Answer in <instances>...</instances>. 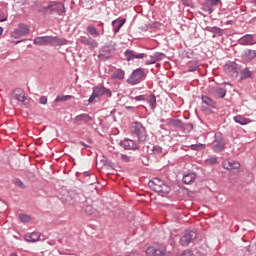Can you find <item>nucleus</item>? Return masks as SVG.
I'll return each mask as SVG.
<instances>
[{"label":"nucleus","mask_w":256,"mask_h":256,"mask_svg":"<svg viewBox=\"0 0 256 256\" xmlns=\"http://www.w3.org/2000/svg\"><path fill=\"white\" fill-rule=\"evenodd\" d=\"M149 187H151V189L153 191H155L156 193L167 194V193H169V191H171L169 186L167 184H165V182H163V180H161L159 178H154L153 180H151L149 182Z\"/></svg>","instance_id":"7ed1b4c3"},{"label":"nucleus","mask_w":256,"mask_h":256,"mask_svg":"<svg viewBox=\"0 0 256 256\" xmlns=\"http://www.w3.org/2000/svg\"><path fill=\"white\" fill-rule=\"evenodd\" d=\"M154 58L156 59V61H161L162 59L165 58V54L156 53V54L154 55Z\"/></svg>","instance_id":"58836bf2"},{"label":"nucleus","mask_w":256,"mask_h":256,"mask_svg":"<svg viewBox=\"0 0 256 256\" xmlns=\"http://www.w3.org/2000/svg\"><path fill=\"white\" fill-rule=\"evenodd\" d=\"M121 159H122V161H124V163H129V161H130L129 156H127L125 154L121 155Z\"/></svg>","instance_id":"a19ab883"},{"label":"nucleus","mask_w":256,"mask_h":256,"mask_svg":"<svg viewBox=\"0 0 256 256\" xmlns=\"http://www.w3.org/2000/svg\"><path fill=\"white\" fill-rule=\"evenodd\" d=\"M208 162L211 163V165H215L217 163V158L216 157H211L208 159Z\"/></svg>","instance_id":"37998d69"},{"label":"nucleus","mask_w":256,"mask_h":256,"mask_svg":"<svg viewBox=\"0 0 256 256\" xmlns=\"http://www.w3.org/2000/svg\"><path fill=\"white\" fill-rule=\"evenodd\" d=\"M214 95L218 99H223V97H225V95H227V91H225V89H223V88H216Z\"/></svg>","instance_id":"393cba45"},{"label":"nucleus","mask_w":256,"mask_h":256,"mask_svg":"<svg viewBox=\"0 0 256 256\" xmlns=\"http://www.w3.org/2000/svg\"><path fill=\"white\" fill-rule=\"evenodd\" d=\"M14 185H16V187H20V189H25V184L20 179H15Z\"/></svg>","instance_id":"f704fd0d"},{"label":"nucleus","mask_w":256,"mask_h":256,"mask_svg":"<svg viewBox=\"0 0 256 256\" xmlns=\"http://www.w3.org/2000/svg\"><path fill=\"white\" fill-rule=\"evenodd\" d=\"M46 9H50V11H57V13H65V5L61 2H53L48 5Z\"/></svg>","instance_id":"f8f14e48"},{"label":"nucleus","mask_w":256,"mask_h":256,"mask_svg":"<svg viewBox=\"0 0 256 256\" xmlns=\"http://www.w3.org/2000/svg\"><path fill=\"white\" fill-rule=\"evenodd\" d=\"M225 150V142H219L213 145L214 153H221V151Z\"/></svg>","instance_id":"5701e85b"},{"label":"nucleus","mask_w":256,"mask_h":256,"mask_svg":"<svg viewBox=\"0 0 256 256\" xmlns=\"http://www.w3.org/2000/svg\"><path fill=\"white\" fill-rule=\"evenodd\" d=\"M149 104H150L151 109H155V107H157V98L155 96H150Z\"/></svg>","instance_id":"c756f323"},{"label":"nucleus","mask_w":256,"mask_h":256,"mask_svg":"<svg viewBox=\"0 0 256 256\" xmlns=\"http://www.w3.org/2000/svg\"><path fill=\"white\" fill-rule=\"evenodd\" d=\"M154 155H159L162 153L163 151V148H161V146H154L153 149H152Z\"/></svg>","instance_id":"c9c22d12"},{"label":"nucleus","mask_w":256,"mask_h":256,"mask_svg":"<svg viewBox=\"0 0 256 256\" xmlns=\"http://www.w3.org/2000/svg\"><path fill=\"white\" fill-rule=\"evenodd\" d=\"M195 179H197V174L194 172H190L188 174H185L182 178V182L185 185H191V183H195Z\"/></svg>","instance_id":"dca6fc26"},{"label":"nucleus","mask_w":256,"mask_h":256,"mask_svg":"<svg viewBox=\"0 0 256 256\" xmlns=\"http://www.w3.org/2000/svg\"><path fill=\"white\" fill-rule=\"evenodd\" d=\"M146 255H148V256H155V247H148L146 249Z\"/></svg>","instance_id":"4c0bfd02"},{"label":"nucleus","mask_w":256,"mask_h":256,"mask_svg":"<svg viewBox=\"0 0 256 256\" xmlns=\"http://www.w3.org/2000/svg\"><path fill=\"white\" fill-rule=\"evenodd\" d=\"M154 256H169L165 251L155 248Z\"/></svg>","instance_id":"72a5a7b5"},{"label":"nucleus","mask_w":256,"mask_h":256,"mask_svg":"<svg viewBox=\"0 0 256 256\" xmlns=\"http://www.w3.org/2000/svg\"><path fill=\"white\" fill-rule=\"evenodd\" d=\"M30 28L26 24H19L18 28L11 33L12 39H19L29 35Z\"/></svg>","instance_id":"0eeeda50"},{"label":"nucleus","mask_w":256,"mask_h":256,"mask_svg":"<svg viewBox=\"0 0 256 256\" xmlns=\"http://www.w3.org/2000/svg\"><path fill=\"white\" fill-rule=\"evenodd\" d=\"M126 109H133V106H126Z\"/></svg>","instance_id":"3c124183"},{"label":"nucleus","mask_w":256,"mask_h":256,"mask_svg":"<svg viewBox=\"0 0 256 256\" xmlns=\"http://www.w3.org/2000/svg\"><path fill=\"white\" fill-rule=\"evenodd\" d=\"M246 75H247V77H250V75H251V71L247 70Z\"/></svg>","instance_id":"09e8293b"},{"label":"nucleus","mask_w":256,"mask_h":256,"mask_svg":"<svg viewBox=\"0 0 256 256\" xmlns=\"http://www.w3.org/2000/svg\"><path fill=\"white\" fill-rule=\"evenodd\" d=\"M40 238L41 234L39 232L28 233L24 236V239L27 241V243H37Z\"/></svg>","instance_id":"2eb2a0df"},{"label":"nucleus","mask_w":256,"mask_h":256,"mask_svg":"<svg viewBox=\"0 0 256 256\" xmlns=\"http://www.w3.org/2000/svg\"><path fill=\"white\" fill-rule=\"evenodd\" d=\"M220 0H209L211 5H218Z\"/></svg>","instance_id":"a18cd8bd"},{"label":"nucleus","mask_w":256,"mask_h":256,"mask_svg":"<svg viewBox=\"0 0 256 256\" xmlns=\"http://www.w3.org/2000/svg\"><path fill=\"white\" fill-rule=\"evenodd\" d=\"M256 58V50L246 49L242 52V59L246 63H251Z\"/></svg>","instance_id":"9d476101"},{"label":"nucleus","mask_w":256,"mask_h":256,"mask_svg":"<svg viewBox=\"0 0 256 256\" xmlns=\"http://www.w3.org/2000/svg\"><path fill=\"white\" fill-rule=\"evenodd\" d=\"M224 71L230 77H239V66L235 62H228L224 65Z\"/></svg>","instance_id":"6e6552de"},{"label":"nucleus","mask_w":256,"mask_h":256,"mask_svg":"<svg viewBox=\"0 0 256 256\" xmlns=\"http://www.w3.org/2000/svg\"><path fill=\"white\" fill-rule=\"evenodd\" d=\"M81 43L84 45H89L90 47H97V42L91 38H83Z\"/></svg>","instance_id":"bb28decb"},{"label":"nucleus","mask_w":256,"mask_h":256,"mask_svg":"<svg viewBox=\"0 0 256 256\" xmlns=\"http://www.w3.org/2000/svg\"><path fill=\"white\" fill-rule=\"evenodd\" d=\"M93 120V118H91V116H89V114H80L78 116H76L74 118V123H79V122H83V123H89Z\"/></svg>","instance_id":"a211bd4d"},{"label":"nucleus","mask_w":256,"mask_h":256,"mask_svg":"<svg viewBox=\"0 0 256 256\" xmlns=\"http://www.w3.org/2000/svg\"><path fill=\"white\" fill-rule=\"evenodd\" d=\"M202 103L207 105V107H215V101L208 96H202Z\"/></svg>","instance_id":"a878e982"},{"label":"nucleus","mask_w":256,"mask_h":256,"mask_svg":"<svg viewBox=\"0 0 256 256\" xmlns=\"http://www.w3.org/2000/svg\"><path fill=\"white\" fill-rule=\"evenodd\" d=\"M86 31L89 33V35H91L92 37H99V31L97 30V28H95V26H88L86 28Z\"/></svg>","instance_id":"b1692460"},{"label":"nucleus","mask_w":256,"mask_h":256,"mask_svg":"<svg viewBox=\"0 0 256 256\" xmlns=\"http://www.w3.org/2000/svg\"><path fill=\"white\" fill-rule=\"evenodd\" d=\"M12 97L13 99H15V101H19L20 103H23V105L27 103V98H25V91H23L20 88L15 89L13 91Z\"/></svg>","instance_id":"1a4fd4ad"},{"label":"nucleus","mask_w":256,"mask_h":256,"mask_svg":"<svg viewBox=\"0 0 256 256\" xmlns=\"http://www.w3.org/2000/svg\"><path fill=\"white\" fill-rule=\"evenodd\" d=\"M111 77L112 79H119L120 81H123V79H125V71L118 69L112 74Z\"/></svg>","instance_id":"4be33fe9"},{"label":"nucleus","mask_w":256,"mask_h":256,"mask_svg":"<svg viewBox=\"0 0 256 256\" xmlns=\"http://www.w3.org/2000/svg\"><path fill=\"white\" fill-rule=\"evenodd\" d=\"M136 100L140 101L141 100V96L136 97Z\"/></svg>","instance_id":"8fccbe9b"},{"label":"nucleus","mask_w":256,"mask_h":256,"mask_svg":"<svg viewBox=\"0 0 256 256\" xmlns=\"http://www.w3.org/2000/svg\"><path fill=\"white\" fill-rule=\"evenodd\" d=\"M84 176H85V177H90V176H91V173L86 171V172H84Z\"/></svg>","instance_id":"49530a36"},{"label":"nucleus","mask_w":256,"mask_h":256,"mask_svg":"<svg viewBox=\"0 0 256 256\" xmlns=\"http://www.w3.org/2000/svg\"><path fill=\"white\" fill-rule=\"evenodd\" d=\"M143 77H145V72L143 71L142 68H138L134 70L131 73V75L128 77L127 83H129V85H137L141 83V80L143 79Z\"/></svg>","instance_id":"39448f33"},{"label":"nucleus","mask_w":256,"mask_h":256,"mask_svg":"<svg viewBox=\"0 0 256 256\" xmlns=\"http://www.w3.org/2000/svg\"><path fill=\"white\" fill-rule=\"evenodd\" d=\"M197 69H199V64H197V63H193V64H191L190 66H189V72L190 73H193V72H195Z\"/></svg>","instance_id":"e433bc0d"},{"label":"nucleus","mask_w":256,"mask_h":256,"mask_svg":"<svg viewBox=\"0 0 256 256\" xmlns=\"http://www.w3.org/2000/svg\"><path fill=\"white\" fill-rule=\"evenodd\" d=\"M19 219L22 223H29V221H31V216L26 214H20Z\"/></svg>","instance_id":"7c9ffc66"},{"label":"nucleus","mask_w":256,"mask_h":256,"mask_svg":"<svg viewBox=\"0 0 256 256\" xmlns=\"http://www.w3.org/2000/svg\"><path fill=\"white\" fill-rule=\"evenodd\" d=\"M223 167L228 171H233L235 169H239L241 167V164L238 161L226 160L223 162Z\"/></svg>","instance_id":"ddd939ff"},{"label":"nucleus","mask_w":256,"mask_h":256,"mask_svg":"<svg viewBox=\"0 0 256 256\" xmlns=\"http://www.w3.org/2000/svg\"><path fill=\"white\" fill-rule=\"evenodd\" d=\"M10 256H17V254L16 253H12Z\"/></svg>","instance_id":"603ef678"},{"label":"nucleus","mask_w":256,"mask_h":256,"mask_svg":"<svg viewBox=\"0 0 256 256\" xmlns=\"http://www.w3.org/2000/svg\"><path fill=\"white\" fill-rule=\"evenodd\" d=\"M235 123H238L239 125H249L251 123V119L244 117L243 115H237L234 117Z\"/></svg>","instance_id":"aec40b11"},{"label":"nucleus","mask_w":256,"mask_h":256,"mask_svg":"<svg viewBox=\"0 0 256 256\" xmlns=\"http://www.w3.org/2000/svg\"><path fill=\"white\" fill-rule=\"evenodd\" d=\"M126 20L122 19V20H114L112 22V26L114 29V33H119V31L121 30V27H123V25H125Z\"/></svg>","instance_id":"412c9836"},{"label":"nucleus","mask_w":256,"mask_h":256,"mask_svg":"<svg viewBox=\"0 0 256 256\" xmlns=\"http://www.w3.org/2000/svg\"><path fill=\"white\" fill-rule=\"evenodd\" d=\"M197 239V232L193 230H186L185 234L180 239V244L187 247L189 243H193Z\"/></svg>","instance_id":"423d86ee"},{"label":"nucleus","mask_w":256,"mask_h":256,"mask_svg":"<svg viewBox=\"0 0 256 256\" xmlns=\"http://www.w3.org/2000/svg\"><path fill=\"white\" fill-rule=\"evenodd\" d=\"M34 45L45 46V45H65V40H61L58 37L53 36H40L33 40Z\"/></svg>","instance_id":"f257e3e1"},{"label":"nucleus","mask_w":256,"mask_h":256,"mask_svg":"<svg viewBox=\"0 0 256 256\" xmlns=\"http://www.w3.org/2000/svg\"><path fill=\"white\" fill-rule=\"evenodd\" d=\"M124 55L128 61H133V59H144L145 57L144 53L136 54L133 50H126Z\"/></svg>","instance_id":"4468645a"},{"label":"nucleus","mask_w":256,"mask_h":256,"mask_svg":"<svg viewBox=\"0 0 256 256\" xmlns=\"http://www.w3.org/2000/svg\"><path fill=\"white\" fill-rule=\"evenodd\" d=\"M190 149H192V151H202L205 149V144H192Z\"/></svg>","instance_id":"c85d7f7f"},{"label":"nucleus","mask_w":256,"mask_h":256,"mask_svg":"<svg viewBox=\"0 0 256 256\" xmlns=\"http://www.w3.org/2000/svg\"><path fill=\"white\" fill-rule=\"evenodd\" d=\"M93 183H95V182L90 183V185H93Z\"/></svg>","instance_id":"864d4df0"},{"label":"nucleus","mask_w":256,"mask_h":256,"mask_svg":"<svg viewBox=\"0 0 256 256\" xmlns=\"http://www.w3.org/2000/svg\"><path fill=\"white\" fill-rule=\"evenodd\" d=\"M121 146L123 147V149H126V150L135 151V149H139V145H137V143H135V141L131 139L123 140L121 142Z\"/></svg>","instance_id":"9b49d317"},{"label":"nucleus","mask_w":256,"mask_h":256,"mask_svg":"<svg viewBox=\"0 0 256 256\" xmlns=\"http://www.w3.org/2000/svg\"><path fill=\"white\" fill-rule=\"evenodd\" d=\"M69 99H73V96H71V95L57 96L55 98V102L56 103H61L63 101H69Z\"/></svg>","instance_id":"cd10ccee"},{"label":"nucleus","mask_w":256,"mask_h":256,"mask_svg":"<svg viewBox=\"0 0 256 256\" xmlns=\"http://www.w3.org/2000/svg\"><path fill=\"white\" fill-rule=\"evenodd\" d=\"M131 132L133 133V135H136L140 143H143V141H147V130L145 129L143 124H141V122H134L131 126Z\"/></svg>","instance_id":"f03ea898"},{"label":"nucleus","mask_w":256,"mask_h":256,"mask_svg":"<svg viewBox=\"0 0 256 256\" xmlns=\"http://www.w3.org/2000/svg\"><path fill=\"white\" fill-rule=\"evenodd\" d=\"M85 213H86V215H95L96 210H95V208H93V206L88 205L85 208Z\"/></svg>","instance_id":"2f4dec72"},{"label":"nucleus","mask_w":256,"mask_h":256,"mask_svg":"<svg viewBox=\"0 0 256 256\" xmlns=\"http://www.w3.org/2000/svg\"><path fill=\"white\" fill-rule=\"evenodd\" d=\"M254 39H255V36H253L251 34H246L239 39V44L240 45H253Z\"/></svg>","instance_id":"f3484780"},{"label":"nucleus","mask_w":256,"mask_h":256,"mask_svg":"<svg viewBox=\"0 0 256 256\" xmlns=\"http://www.w3.org/2000/svg\"><path fill=\"white\" fill-rule=\"evenodd\" d=\"M241 251L244 253V255L256 256V243L249 245L248 247H243Z\"/></svg>","instance_id":"6ab92c4d"},{"label":"nucleus","mask_w":256,"mask_h":256,"mask_svg":"<svg viewBox=\"0 0 256 256\" xmlns=\"http://www.w3.org/2000/svg\"><path fill=\"white\" fill-rule=\"evenodd\" d=\"M3 35V27H0V36Z\"/></svg>","instance_id":"de8ad7c7"},{"label":"nucleus","mask_w":256,"mask_h":256,"mask_svg":"<svg viewBox=\"0 0 256 256\" xmlns=\"http://www.w3.org/2000/svg\"><path fill=\"white\" fill-rule=\"evenodd\" d=\"M103 95H108V97H111V91L105 87L96 86L93 88L92 95L88 99V103H93L95 99L99 97H103Z\"/></svg>","instance_id":"20e7f679"},{"label":"nucleus","mask_w":256,"mask_h":256,"mask_svg":"<svg viewBox=\"0 0 256 256\" xmlns=\"http://www.w3.org/2000/svg\"><path fill=\"white\" fill-rule=\"evenodd\" d=\"M181 256H193V252L191 250H186L182 253Z\"/></svg>","instance_id":"79ce46f5"},{"label":"nucleus","mask_w":256,"mask_h":256,"mask_svg":"<svg viewBox=\"0 0 256 256\" xmlns=\"http://www.w3.org/2000/svg\"><path fill=\"white\" fill-rule=\"evenodd\" d=\"M210 31H211V33H215L219 37H221V35H223V30L221 28L213 27V28H211Z\"/></svg>","instance_id":"473e14b6"},{"label":"nucleus","mask_w":256,"mask_h":256,"mask_svg":"<svg viewBox=\"0 0 256 256\" xmlns=\"http://www.w3.org/2000/svg\"><path fill=\"white\" fill-rule=\"evenodd\" d=\"M0 19H4V20H0V23H3V21H7V16H5L3 12H0Z\"/></svg>","instance_id":"c03bdc74"},{"label":"nucleus","mask_w":256,"mask_h":256,"mask_svg":"<svg viewBox=\"0 0 256 256\" xmlns=\"http://www.w3.org/2000/svg\"><path fill=\"white\" fill-rule=\"evenodd\" d=\"M39 103L41 105H47V96L40 97Z\"/></svg>","instance_id":"ea45409f"}]
</instances>
